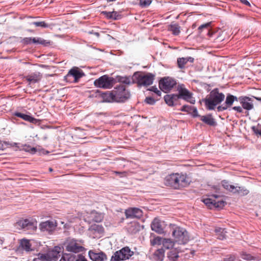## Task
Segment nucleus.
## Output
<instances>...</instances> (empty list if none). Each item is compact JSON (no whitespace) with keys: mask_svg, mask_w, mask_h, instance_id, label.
<instances>
[{"mask_svg":"<svg viewBox=\"0 0 261 261\" xmlns=\"http://www.w3.org/2000/svg\"><path fill=\"white\" fill-rule=\"evenodd\" d=\"M91 229L97 231L99 233H102L104 229L101 225L98 224H94L91 226Z\"/></svg>","mask_w":261,"mask_h":261,"instance_id":"35","label":"nucleus"},{"mask_svg":"<svg viewBox=\"0 0 261 261\" xmlns=\"http://www.w3.org/2000/svg\"><path fill=\"white\" fill-rule=\"evenodd\" d=\"M243 4L246 6H250V3L247 0H240Z\"/></svg>","mask_w":261,"mask_h":261,"instance_id":"54","label":"nucleus"},{"mask_svg":"<svg viewBox=\"0 0 261 261\" xmlns=\"http://www.w3.org/2000/svg\"><path fill=\"white\" fill-rule=\"evenodd\" d=\"M83 75H84V73L82 70L77 67H74L69 70L68 74L65 76V79L67 81H68L69 80V78L72 76L74 77V82L76 83Z\"/></svg>","mask_w":261,"mask_h":261,"instance_id":"11","label":"nucleus"},{"mask_svg":"<svg viewBox=\"0 0 261 261\" xmlns=\"http://www.w3.org/2000/svg\"><path fill=\"white\" fill-rule=\"evenodd\" d=\"M40 229L42 231L51 232L56 227V223L53 221H46L41 222L39 225Z\"/></svg>","mask_w":261,"mask_h":261,"instance_id":"15","label":"nucleus"},{"mask_svg":"<svg viewBox=\"0 0 261 261\" xmlns=\"http://www.w3.org/2000/svg\"><path fill=\"white\" fill-rule=\"evenodd\" d=\"M215 232L218 239L222 240L226 238L225 233L226 232L225 231V229L221 227H216L215 229Z\"/></svg>","mask_w":261,"mask_h":261,"instance_id":"30","label":"nucleus"},{"mask_svg":"<svg viewBox=\"0 0 261 261\" xmlns=\"http://www.w3.org/2000/svg\"><path fill=\"white\" fill-rule=\"evenodd\" d=\"M200 120L210 126H215L217 124L216 121L211 114L200 116Z\"/></svg>","mask_w":261,"mask_h":261,"instance_id":"21","label":"nucleus"},{"mask_svg":"<svg viewBox=\"0 0 261 261\" xmlns=\"http://www.w3.org/2000/svg\"><path fill=\"white\" fill-rule=\"evenodd\" d=\"M242 258L245 260H251L253 259V256L249 254H247L246 253H243L242 254Z\"/></svg>","mask_w":261,"mask_h":261,"instance_id":"46","label":"nucleus"},{"mask_svg":"<svg viewBox=\"0 0 261 261\" xmlns=\"http://www.w3.org/2000/svg\"><path fill=\"white\" fill-rule=\"evenodd\" d=\"M115 173L116 174H123L124 173H122V172H115Z\"/></svg>","mask_w":261,"mask_h":261,"instance_id":"63","label":"nucleus"},{"mask_svg":"<svg viewBox=\"0 0 261 261\" xmlns=\"http://www.w3.org/2000/svg\"><path fill=\"white\" fill-rule=\"evenodd\" d=\"M30 25H34L36 27L41 28H47L49 27V24L44 21H34L30 22Z\"/></svg>","mask_w":261,"mask_h":261,"instance_id":"32","label":"nucleus"},{"mask_svg":"<svg viewBox=\"0 0 261 261\" xmlns=\"http://www.w3.org/2000/svg\"><path fill=\"white\" fill-rule=\"evenodd\" d=\"M225 95L219 92L218 89H213L202 100L208 110H213L216 107L224 100Z\"/></svg>","mask_w":261,"mask_h":261,"instance_id":"2","label":"nucleus"},{"mask_svg":"<svg viewBox=\"0 0 261 261\" xmlns=\"http://www.w3.org/2000/svg\"><path fill=\"white\" fill-rule=\"evenodd\" d=\"M102 97L106 102H115V96L113 90L111 91H108L102 94Z\"/></svg>","mask_w":261,"mask_h":261,"instance_id":"25","label":"nucleus"},{"mask_svg":"<svg viewBox=\"0 0 261 261\" xmlns=\"http://www.w3.org/2000/svg\"><path fill=\"white\" fill-rule=\"evenodd\" d=\"M193 107L189 105H184L180 109L181 111L186 112L190 114L191 112Z\"/></svg>","mask_w":261,"mask_h":261,"instance_id":"42","label":"nucleus"},{"mask_svg":"<svg viewBox=\"0 0 261 261\" xmlns=\"http://www.w3.org/2000/svg\"><path fill=\"white\" fill-rule=\"evenodd\" d=\"M232 110L236 111L238 113H242L243 112V108L241 106H235L232 107Z\"/></svg>","mask_w":261,"mask_h":261,"instance_id":"48","label":"nucleus"},{"mask_svg":"<svg viewBox=\"0 0 261 261\" xmlns=\"http://www.w3.org/2000/svg\"><path fill=\"white\" fill-rule=\"evenodd\" d=\"M145 101L147 104L150 105H153L155 103V100L151 97H147L145 99Z\"/></svg>","mask_w":261,"mask_h":261,"instance_id":"45","label":"nucleus"},{"mask_svg":"<svg viewBox=\"0 0 261 261\" xmlns=\"http://www.w3.org/2000/svg\"><path fill=\"white\" fill-rule=\"evenodd\" d=\"M116 252L118 255L117 256H119L121 260L127 259L134 254V252L128 247H125Z\"/></svg>","mask_w":261,"mask_h":261,"instance_id":"14","label":"nucleus"},{"mask_svg":"<svg viewBox=\"0 0 261 261\" xmlns=\"http://www.w3.org/2000/svg\"><path fill=\"white\" fill-rule=\"evenodd\" d=\"M115 96V102H124L130 97V92L126 89L125 86L119 85L113 89Z\"/></svg>","mask_w":261,"mask_h":261,"instance_id":"3","label":"nucleus"},{"mask_svg":"<svg viewBox=\"0 0 261 261\" xmlns=\"http://www.w3.org/2000/svg\"><path fill=\"white\" fill-rule=\"evenodd\" d=\"M234 101H239V97L238 98L236 96L232 95L230 94H228L226 96L224 104L228 108L233 105Z\"/></svg>","mask_w":261,"mask_h":261,"instance_id":"24","label":"nucleus"},{"mask_svg":"<svg viewBox=\"0 0 261 261\" xmlns=\"http://www.w3.org/2000/svg\"><path fill=\"white\" fill-rule=\"evenodd\" d=\"M228 108H227V107L225 105V104H224L223 105H222V106H219L217 108V111L218 112H222V111H223L224 110H227Z\"/></svg>","mask_w":261,"mask_h":261,"instance_id":"50","label":"nucleus"},{"mask_svg":"<svg viewBox=\"0 0 261 261\" xmlns=\"http://www.w3.org/2000/svg\"><path fill=\"white\" fill-rule=\"evenodd\" d=\"M2 144L1 143V141H0V149L2 148Z\"/></svg>","mask_w":261,"mask_h":261,"instance_id":"64","label":"nucleus"},{"mask_svg":"<svg viewBox=\"0 0 261 261\" xmlns=\"http://www.w3.org/2000/svg\"><path fill=\"white\" fill-rule=\"evenodd\" d=\"M117 79L118 82L125 84L126 85H129L130 83V79L129 77L127 76H118Z\"/></svg>","mask_w":261,"mask_h":261,"instance_id":"34","label":"nucleus"},{"mask_svg":"<svg viewBox=\"0 0 261 261\" xmlns=\"http://www.w3.org/2000/svg\"><path fill=\"white\" fill-rule=\"evenodd\" d=\"M47 257L46 256V255L45 254H41L40 255V259L42 260H47Z\"/></svg>","mask_w":261,"mask_h":261,"instance_id":"56","label":"nucleus"},{"mask_svg":"<svg viewBox=\"0 0 261 261\" xmlns=\"http://www.w3.org/2000/svg\"><path fill=\"white\" fill-rule=\"evenodd\" d=\"M36 150H36V149L35 148L33 147V148H32L31 149V151H31V152L32 153H35L36 152Z\"/></svg>","mask_w":261,"mask_h":261,"instance_id":"58","label":"nucleus"},{"mask_svg":"<svg viewBox=\"0 0 261 261\" xmlns=\"http://www.w3.org/2000/svg\"><path fill=\"white\" fill-rule=\"evenodd\" d=\"M89 255L92 261H107V256L102 252L96 253L93 251H89Z\"/></svg>","mask_w":261,"mask_h":261,"instance_id":"16","label":"nucleus"},{"mask_svg":"<svg viewBox=\"0 0 261 261\" xmlns=\"http://www.w3.org/2000/svg\"><path fill=\"white\" fill-rule=\"evenodd\" d=\"M258 101H261V97H254Z\"/></svg>","mask_w":261,"mask_h":261,"instance_id":"60","label":"nucleus"},{"mask_svg":"<svg viewBox=\"0 0 261 261\" xmlns=\"http://www.w3.org/2000/svg\"><path fill=\"white\" fill-rule=\"evenodd\" d=\"M210 23H206L205 24H203L201 25L198 28V30L200 31L203 29H207L210 26Z\"/></svg>","mask_w":261,"mask_h":261,"instance_id":"51","label":"nucleus"},{"mask_svg":"<svg viewBox=\"0 0 261 261\" xmlns=\"http://www.w3.org/2000/svg\"><path fill=\"white\" fill-rule=\"evenodd\" d=\"M235 188L233 193L241 196H246L249 193V191L244 187L235 186Z\"/></svg>","mask_w":261,"mask_h":261,"instance_id":"29","label":"nucleus"},{"mask_svg":"<svg viewBox=\"0 0 261 261\" xmlns=\"http://www.w3.org/2000/svg\"><path fill=\"white\" fill-rule=\"evenodd\" d=\"M175 241L180 244H185L189 240V236L188 231L184 228L175 226L172 232Z\"/></svg>","mask_w":261,"mask_h":261,"instance_id":"4","label":"nucleus"},{"mask_svg":"<svg viewBox=\"0 0 261 261\" xmlns=\"http://www.w3.org/2000/svg\"><path fill=\"white\" fill-rule=\"evenodd\" d=\"M190 114H191L193 117H199L200 118V116H201L200 115H199L198 114V111H197L196 108H195L194 107H193V108L192 109L191 112H190Z\"/></svg>","mask_w":261,"mask_h":261,"instance_id":"43","label":"nucleus"},{"mask_svg":"<svg viewBox=\"0 0 261 261\" xmlns=\"http://www.w3.org/2000/svg\"><path fill=\"white\" fill-rule=\"evenodd\" d=\"M212 197H214V198H215L216 199L219 197V196L217 195H212Z\"/></svg>","mask_w":261,"mask_h":261,"instance_id":"62","label":"nucleus"},{"mask_svg":"<svg viewBox=\"0 0 261 261\" xmlns=\"http://www.w3.org/2000/svg\"><path fill=\"white\" fill-rule=\"evenodd\" d=\"M224 261H235V259L233 257L231 256L229 258H225Z\"/></svg>","mask_w":261,"mask_h":261,"instance_id":"55","label":"nucleus"},{"mask_svg":"<svg viewBox=\"0 0 261 261\" xmlns=\"http://www.w3.org/2000/svg\"><path fill=\"white\" fill-rule=\"evenodd\" d=\"M168 30L174 35L177 36L180 33V27L177 23H171L169 26Z\"/></svg>","mask_w":261,"mask_h":261,"instance_id":"28","label":"nucleus"},{"mask_svg":"<svg viewBox=\"0 0 261 261\" xmlns=\"http://www.w3.org/2000/svg\"><path fill=\"white\" fill-rule=\"evenodd\" d=\"M60 248H59L58 247H55L54 248L55 251L57 253H59L60 251L58 250H60Z\"/></svg>","mask_w":261,"mask_h":261,"instance_id":"59","label":"nucleus"},{"mask_svg":"<svg viewBox=\"0 0 261 261\" xmlns=\"http://www.w3.org/2000/svg\"><path fill=\"white\" fill-rule=\"evenodd\" d=\"M118 255L117 254V252H116L112 256L110 261H119L121 260L120 258H119V256H117Z\"/></svg>","mask_w":261,"mask_h":261,"instance_id":"49","label":"nucleus"},{"mask_svg":"<svg viewBox=\"0 0 261 261\" xmlns=\"http://www.w3.org/2000/svg\"><path fill=\"white\" fill-rule=\"evenodd\" d=\"M168 257L170 260L172 261H176L178 257L177 253L175 251H170L168 254Z\"/></svg>","mask_w":261,"mask_h":261,"instance_id":"40","label":"nucleus"},{"mask_svg":"<svg viewBox=\"0 0 261 261\" xmlns=\"http://www.w3.org/2000/svg\"><path fill=\"white\" fill-rule=\"evenodd\" d=\"M178 99L179 96L176 94H167L164 96L166 103L170 107L175 105Z\"/></svg>","mask_w":261,"mask_h":261,"instance_id":"17","label":"nucleus"},{"mask_svg":"<svg viewBox=\"0 0 261 261\" xmlns=\"http://www.w3.org/2000/svg\"><path fill=\"white\" fill-rule=\"evenodd\" d=\"M164 184L175 189H180L187 187L190 184V180L186 174L175 173L166 176Z\"/></svg>","mask_w":261,"mask_h":261,"instance_id":"1","label":"nucleus"},{"mask_svg":"<svg viewBox=\"0 0 261 261\" xmlns=\"http://www.w3.org/2000/svg\"><path fill=\"white\" fill-rule=\"evenodd\" d=\"M154 75L150 73L140 74L137 76V83L140 86L147 87L153 83Z\"/></svg>","mask_w":261,"mask_h":261,"instance_id":"7","label":"nucleus"},{"mask_svg":"<svg viewBox=\"0 0 261 261\" xmlns=\"http://www.w3.org/2000/svg\"><path fill=\"white\" fill-rule=\"evenodd\" d=\"M102 219V217L99 215L96 217L94 220L95 222H100Z\"/></svg>","mask_w":261,"mask_h":261,"instance_id":"53","label":"nucleus"},{"mask_svg":"<svg viewBox=\"0 0 261 261\" xmlns=\"http://www.w3.org/2000/svg\"><path fill=\"white\" fill-rule=\"evenodd\" d=\"M33 43L35 44H40L44 46H48L50 45L49 40H45L41 37H33Z\"/></svg>","mask_w":261,"mask_h":261,"instance_id":"27","label":"nucleus"},{"mask_svg":"<svg viewBox=\"0 0 261 261\" xmlns=\"http://www.w3.org/2000/svg\"><path fill=\"white\" fill-rule=\"evenodd\" d=\"M114 79L108 75H104L96 79L94 85L95 87L102 89H111L114 85Z\"/></svg>","mask_w":261,"mask_h":261,"instance_id":"5","label":"nucleus"},{"mask_svg":"<svg viewBox=\"0 0 261 261\" xmlns=\"http://www.w3.org/2000/svg\"><path fill=\"white\" fill-rule=\"evenodd\" d=\"M15 116L18 117H19V118H22V119L27 121H28V122H31L32 123H36L38 121L37 119H36V118L30 116V115H27V114H23V113H20V112H16L15 113Z\"/></svg>","mask_w":261,"mask_h":261,"instance_id":"23","label":"nucleus"},{"mask_svg":"<svg viewBox=\"0 0 261 261\" xmlns=\"http://www.w3.org/2000/svg\"><path fill=\"white\" fill-rule=\"evenodd\" d=\"M18 249L24 250L26 252L31 251V244H30L29 240L27 239L21 240L20 242Z\"/></svg>","mask_w":261,"mask_h":261,"instance_id":"22","label":"nucleus"},{"mask_svg":"<svg viewBox=\"0 0 261 261\" xmlns=\"http://www.w3.org/2000/svg\"><path fill=\"white\" fill-rule=\"evenodd\" d=\"M178 95L179 96V99L182 98L183 99L192 104H194L195 102V100L192 98V94L186 88H181L179 90V94Z\"/></svg>","mask_w":261,"mask_h":261,"instance_id":"13","label":"nucleus"},{"mask_svg":"<svg viewBox=\"0 0 261 261\" xmlns=\"http://www.w3.org/2000/svg\"><path fill=\"white\" fill-rule=\"evenodd\" d=\"M239 102L243 108L247 111L245 112V114L246 115H248L249 114L248 111L253 109L254 108L252 98L247 96H240L239 97Z\"/></svg>","mask_w":261,"mask_h":261,"instance_id":"9","label":"nucleus"},{"mask_svg":"<svg viewBox=\"0 0 261 261\" xmlns=\"http://www.w3.org/2000/svg\"><path fill=\"white\" fill-rule=\"evenodd\" d=\"M33 38L32 37H25L23 39V43L26 44H31L33 43Z\"/></svg>","mask_w":261,"mask_h":261,"instance_id":"47","label":"nucleus"},{"mask_svg":"<svg viewBox=\"0 0 261 261\" xmlns=\"http://www.w3.org/2000/svg\"><path fill=\"white\" fill-rule=\"evenodd\" d=\"M162 239L161 237H158L151 240L150 243L151 245L154 246L162 244Z\"/></svg>","mask_w":261,"mask_h":261,"instance_id":"39","label":"nucleus"},{"mask_svg":"<svg viewBox=\"0 0 261 261\" xmlns=\"http://www.w3.org/2000/svg\"><path fill=\"white\" fill-rule=\"evenodd\" d=\"M162 244L163 247L167 249H169L174 245V242L171 239H163Z\"/></svg>","mask_w":261,"mask_h":261,"instance_id":"31","label":"nucleus"},{"mask_svg":"<svg viewBox=\"0 0 261 261\" xmlns=\"http://www.w3.org/2000/svg\"><path fill=\"white\" fill-rule=\"evenodd\" d=\"M16 226L24 230H34L36 228L34 222L27 219L19 220L16 223Z\"/></svg>","mask_w":261,"mask_h":261,"instance_id":"12","label":"nucleus"},{"mask_svg":"<svg viewBox=\"0 0 261 261\" xmlns=\"http://www.w3.org/2000/svg\"><path fill=\"white\" fill-rule=\"evenodd\" d=\"M75 261H88L87 259L85 257V256H83L82 255H79L77 258L76 259Z\"/></svg>","mask_w":261,"mask_h":261,"instance_id":"52","label":"nucleus"},{"mask_svg":"<svg viewBox=\"0 0 261 261\" xmlns=\"http://www.w3.org/2000/svg\"><path fill=\"white\" fill-rule=\"evenodd\" d=\"M176 84V82L169 77H166L159 81V87L160 89L165 92L171 90Z\"/></svg>","mask_w":261,"mask_h":261,"instance_id":"8","label":"nucleus"},{"mask_svg":"<svg viewBox=\"0 0 261 261\" xmlns=\"http://www.w3.org/2000/svg\"><path fill=\"white\" fill-rule=\"evenodd\" d=\"M149 90L154 92L158 96H160L161 95L162 92L160 90H158V88L155 86H152Z\"/></svg>","mask_w":261,"mask_h":261,"instance_id":"44","label":"nucleus"},{"mask_svg":"<svg viewBox=\"0 0 261 261\" xmlns=\"http://www.w3.org/2000/svg\"><path fill=\"white\" fill-rule=\"evenodd\" d=\"M164 249L161 248L156 250L153 255V258L155 261H162L164 257Z\"/></svg>","mask_w":261,"mask_h":261,"instance_id":"26","label":"nucleus"},{"mask_svg":"<svg viewBox=\"0 0 261 261\" xmlns=\"http://www.w3.org/2000/svg\"><path fill=\"white\" fill-rule=\"evenodd\" d=\"M194 60V58L191 57H188L186 58H179L177 60L178 67L181 69H184L185 67V65L188 62L193 63Z\"/></svg>","mask_w":261,"mask_h":261,"instance_id":"20","label":"nucleus"},{"mask_svg":"<svg viewBox=\"0 0 261 261\" xmlns=\"http://www.w3.org/2000/svg\"><path fill=\"white\" fill-rule=\"evenodd\" d=\"M225 205V202L223 200H217L214 199L213 207L222 208Z\"/></svg>","mask_w":261,"mask_h":261,"instance_id":"37","label":"nucleus"},{"mask_svg":"<svg viewBox=\"0 0 261 261\" xmlns=\"http://www.w3.org/2000/svg\"><path fill=\"white\" fill-rule=\"evenodd\" d=\"M255 133L261 136V130H257V132H256Z\"/></svg>","mask_w":261,"mask_h":261,"instance_id":"61","label":"nucleus"},{"mask_svg":"<svg viewBox=\"0 0 261 261\" xmlns=\"http://www.w3.org/2000/svg\"><path fill=\"white\" fill-rule=\"evenodd\" d=\"M151 3V0H140L139 5L142 7H146Z\"/></svg>","mask_w":261,"mask_h":261,"instance_id":"41","label":"nucleus"},{"mask_svg":"<svg viewBox=\"0 0 261 261\" xmlns=\"http://www.w3.org/2000/svg\"><path fill=\"white\" fill-rule=\"evenodd\" d=\"M60 261H71L69 258L66 259L65 257H62Z\"/></svg>","mask_w":261,"mask_h":261,"instance_id":"57","label":"nucleus"},{"mask_svg":"<svg viewBox=\"0 0 261 261\" xmlns=\"http://www.w3.org/2000/svg\"><path fill=\"white\" fill-rule=\"evenodd\" d=\"M151 229L160 234L164 232L163 228L162 226L160 220L156 218H155L151 223Z\"/></svg>","mask_w":261,"mask_h":261,"instance_id":"19","label":"nucleus"},{"mask_svg":"<svg viewBox=\"0 0 261 261\" xmlns=\"http://www.w3.org/2000/svg\"><path fill=\"white\" fill-rule=\"evenodd\" d=\"M125 214L126 218L139 219L142 216L143 212L139 208L130 207L125 210Z\"/></svg>","mask_w":261,"mask_h":261,"instance_id":"10","label":"nucleus"},{"mask_svg":"<svg viewBox=\"0 0 261 261\" xmlns=\"http://www.w3.org/2000/svg\"><path fill=\"white\" fill-rule=\"evenodd\" d=\"M24 78L30 84L38 82L41 79V75L39 72H35L27 75Z\"/></svg>","mask_w":261,"mask_h":261,"instance_id":"18","label":"nucleus"},{"mask_svg":"<svg viewBox=\"0 0 261 261\" xmlns=\"http://www.w3.org/2000/svg\"><path fill=\"white\" fill-rule=\"evenodd\" d=\"M105 14H106V16L109 18H113L114 19H117V13L115 11L113 12H103Z\"/></svg>","mask_w":261,"mask_h":261,"instance_id":"38","label":"nucleus"},{"mask_svg":"<svg viewBox=\"0 0 261 261\" xmlns=\"http://www.w3.org/2000/svg\"><path fill=\"white\" fill-rule=\"evenodd\" d=\"M221 184L224 189L232 193L233 192L234 189H236L234 186L230 185L229 182L226 180H222L221 181Z\"/></svg>","mask_w":261,"mask_h":261,"instance_id":"33","label":"nucleus"},{"mask_svg":"<svg viewBox=\"0 0 261 261\" xmlns=\"http://www.w3.org/2000/svg\"><path fill=\"white\" fill-rule=\"evenodd\" d=\"M82 241H78L75 240H71L67 242L66 245V250L69 252L74 253H79L82 252L84 250L83 247Z\"/></svg>","mask_w":261,"mask_h":261,"instance_id":"6","label":"nucleus"},{"mask_svg":"<svg viewBox=\"0 0 261 261\" xmlns=\"http://www.w3.org/2000/svg\"><path fill=\"white\" fill-rule=\"evenodd\" d=\"M202 201L210 208H212L213 207L214 199H213L212 198L203 199Z\"/></svg>","mask_w":261,"mask_h":261,"instance_id":"36","label":"nucleus"}]
</instances>
